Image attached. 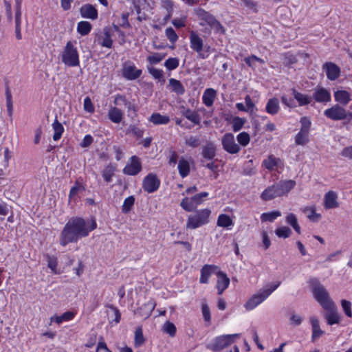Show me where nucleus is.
<instances>
[{
  "mask_svg": "<svg viewBox=\"0 0 352 352\" xmlns=\"http://www.w3.org/2000/svg\"><path fill=\"white\" fill-rule=\"evenodd\" d=\"M95 220H85L80 217L69 219L60 234V245L65 247L70 243H76L80 238L87 236L96 228Z\"/></svg>",
  "mask_w": 352,
  "mask_h": 352,
  "instance_id": "f257e3e1",
  "label": "nucleus"
},
{
  "mask_svg": "<svg viewBox=\"0 0 352 352\" xmlns=\"http://www.w3.org/2000/svg\"><path fill=\"white\" fill-rule=\"evenodd\" d=\"M76 45V41H69L61 52V60L67 66L78 67L80 65L79 53Z\"/></svg>",
  "mask_w": 352,
  "mask_h": 352,
  "instance_id": "f03ea898",
  "label": "nucleus"
},
{
  "mask_svg": "<svg viewBox=\"0 0 352 352\" xmlns=\"http://www.w3.org/2000/svg\"><path fill=\"white\" fill-rule=\"evenodd\" d=\"M280 283L270 285L267 287L260 290L258 292L252 296L244 305L246 310L251 311L255 309L257 306L264 302L270 296V294L278 287Z\"/></svg>",
  "mask_w": 352,
  "mask_h": 352,
  "instance_id": "7ed1b4c3",
  "label": "nucleus"
},
{
  "mask_svg": "<svg viewBox=\"0 0 352 352\" xmlns=\"http://www.w3.org/2000/svg\"><path fill=\"white\" fill-rule=\"evenodd\" d=\"M211 210L209 208H203L197 210L193 214L188 216L186 227L187 229L195 230L210 222Z\"/></svg>",
  "mask_w": 352,
  "mask_h": 352,
  "instance_id": "20e7f679",
  "label": "nucleus"
},
{
  "mask_svg": "<svg viewBox=\"0 0 352 352\" xmlns=\"http://www.w3.org/2000/svg\"><path fill=\"white\" fill-rule=\"evenodd\" d=\"M194 12L198 20L200 21L199 25L201 26L208 25L211 28L215 29L217 31L223 29V27L215 17L204 9L197 8L194 10Z\"/></svg>",
  "mask_w": 352,
  "mask_h": 352,
  "instance_id": "39448f33",
  "label": "nucleus"
},
{
  "mask_svg": "<svg viewBox=\"0 0 352 352\" xmlns=\"http://www.w3.org/2000/svg\"><path fill=\"white\" fill-rule=\"evenodd\" d=\"M324 115L335 121L343 120L351 121L352 120V112H347L344 107L338 104H334L331 107L325 109Z\"/></svg>",
  "mask_w": 352,
  "mask_h": 352,
  "instance_id": "423d86ee",
  "label": "nucleus"
},
{
  "mask_svg": "<svg viewBox=\"0 0 352 352\" xmlns=\"http://www.w3.org/2000/svg\"><path fill=\"white\" fill-rule=\"evenodd\" d=\"M208 192H202L197 193L192 197H185L180 203L181 207L186 211L190 212L197 208V207L201 204L204 199L208 196Z\"/></svg>",
  "mask_w": 352,
  "mask_h": 352,
  "instance_id": "0eeeda50",
  "label": "nucleus"
},
{
  "mask_svg": "<svg viewBox=\"0 0 352 352\" xmlns=\"http://www.w3.org/2000/svg\"><path fill=\"white\" fill-rule=\"evenodd\" d=\"M301 127L300 131L295 136V143L297 145H305L309 142L311 121L307 117L300 119Z\"/></svg>",
  "mask_w": 352,
  "mask_h": 352,
  "instance_id": "6e6552de",
  "label": "nucleus"
},
{
  "mask_svg": "<svg viewBox=\"0 0 352 352\" xmlns=\"http://www.w3.org/2000/svg\"><path fill=\"white\" fill-rule=\"evenodd\" d=\"M239 338V334H228L217 337L210 345V349L214 351H219L232 344L234 339Z\"/></svg>",
  "mask_w": 352,
  "mask_h": 352,
  "instance_id": "1a4fd4ad",
  "label": "nucleus"
},
{
  "mask_svg": "<svg viewBox=\"0 0 352 352\" xmlns=\"http://www.w3.org/2000/svg\"><path fill=\"white\" fill-rule=\"evenodd\" d=\"M314 295L316 300L320 304L323 309L329 308L334 302L330 298L329 293L322 285H317L314 289Z\"/></svg>",
  "mask_w": 352,
  "mask_h": 352,
  "instance_id": "9d476101",
  "label": "nucleus"
},
{
  "mask_svg": "<svg viewBox=\"0 0 352 352\" xmlns=\"http://www.w3.org/2000/svg\"><path fill=\"white\" fill-rule=\"evenodd\" d=\"M223 149L230 154H236L241 150L240 146L235 142V139L232 133H226L221 139Z\"/></svg>",
  "mask_w": 352,
  "mask_h": 352,
  "instance_id": "9b49d317",
  "label": "nucleus"
},
{
  "mask_svg": "<svg viewBox=\"0 0 352 352\" xmlns=\"http://www.w3.org/2000/svg\"><path fill=\"white\" fill-rule=\"evenodd\" d=\"M160 185V181L157 177L156 175L149 173L143 179L142 187L144 191L151 193L156 191Z\"/></svg>",
  "mask_w": 352,
  "mask_h": 352,
  "instance_id": "f8f14e48",
  "label": "nucleus"
},
{
  "mask_svg": "<svg viewBox=\"0 0 352 352\" xmlns=\"http://www.w3.org/2000/svg\"><path fill=\"white\" fill-rule=\"evenodd\" d=\"M142 170V164L140 159L135 156H132L123 169L124 174L128 175H136Z\"/></svg>",
  "mask_w": 352,
  "mask_h": 352,
  "instance_id": "ddd939ff",
  "label": "nucleus"
},
{
  "mask_svg": "<svg viewBox=\"0 0 352 352\" xmlns=\"http://www.w3.org/2000/svg\"><path fill=\"white\" fill-rule=\"evenodd\" d=\"M142 74V70L138 69L135 65L131 62H126L123 65L122 75L127 80H135Z\"/></svg>",
  "mask_w": 352,
  "mask_h": 352,
  "instance_id": "4468645a",
  "label": "nucleus"
},
{
  "mask_svg": "<svg viewBox=\"0 0 352 352\" xmlns=\"http://www.w3.org/2000/svg\"><path fill=\"white\" fill-rule=\"evenodd\" d=\"M324 309L326 310L324 317L329 325L337 324L340 322L341 316L335 303L332 306L330 305L329 308H324Z\"/></svg>",
  "mask_w": 352,
  "mask_h": 352,
  "instance_id": "2eb2a0df",
  "label": "nucleus"
},
{
  "mask_svg": "<svg viewBox=\"0 0 352 352\" xmlns=\"http://www.w3.org/2000/svg\"><path fill=\"white\" fill-rule=\"evenodd\" d=\"M338 196L336 192L329 190L324 195L323 205L326 210L334 209L339 207V202L338 201Z\"/></svg>",
  "mask_w": 352,
  "mask_h": 352,
  "instance_id": "dca6fc26",
  "label": "nucleus"
},
{
  "mask_svg": "<svg viewBox=\"0 0 352 352\" xmlns=\"http://www.w3.org/2000/svg\"><path fill=\"white\" fill-rule=\"evenodd\" d=\"M189 39L190 48L199 54L201 53L204 47V41L197 32L191 30L190 32Z\"/></svg>",
  "mask_w": 352,
  "mask_h": 352,
  "instance_id": "f3484780",
  "label": "nucleus"
},
{
  "mask_svg": "<svg viewBox=\"0 0 352 352\" xmlns=\"http://www.w3.org/2000/svg\"><path fill=\"white\" fill-rule=\"evenodd\" d=\"M80 14L82 18L91 20H95L98 16L96 7L89 3L85 4L80 8Z\"/></svg>",
  "mask_w": 352,
  "mask_h": 352,
  "instance_id": "a211bd4d",
  "label": "nucleus"
},
{
  "mask_svg": "<svg viewBox=\"0 0 352 352\" xmlns=\"http://www.w3.org/2000/svg\"><path fill=\"white\" fill-rule=\"evenodd\" d=\"M216 275L217 277V289L218 294H221L228 287L230 278L224 272L220 270H217Z\"/></svg>",
  "mask_w": 352,
  "mask_h": 352,
  "instance_id": "6ab92c4d",
  "label": "nucleus"
},
{
  "mask_svg": "<svg viewBox=\"0 0 352 352\" xmlns=\"http://www.w3.org/2000/svg\"><path fill=\"white\" fill-rule=\"evenodd\" d=\"M219 270V267L214 265H205L201 270V276L199 281L201 283H208L209 278L212 274H215Z\"/></svg>",
  "mask_w": 352,
  "mask_h": 352,
  "instance_id": "aec40b11",
  "label": "nucleus"
},
{
  "mask_svg": "<svg viewBox=\"0 0 352 352\" xmlns=\"http://www.w3.org/2000/svg\"><path fill=\"white\" fill-rule=\"evenodd\" d=\"M322 68L325 71L327 78L331 80L337 79L340 76V67L333 63L324 64Z\"/></svg>",
  "mask_w": 352,
  "mask_h": 352,
  "instance_id": "412c9836",
  "label": "nucleus"
},
{
  "mask_svg": "<svg viewBox=\"0 0 352 352\" xmlns=\"http://www.w3.org/2000/svg\"><path fill=\"white\" fill-rule=\"evenodd\" d=\"M234 217H230L226 214H220L217 220V226L225 228L228 230L232 229L234 226Z\"/></svg>",
  "mask_w": 352,
  "mask_h": 352,
  "instance_id": "4be33fe9",
  "label": "nucleus"
},
{
  "mask_svg": "<svg viewBox=\"0 0 352 352\" xmlns=\"http://www.w3.org/2000/svg\"><path fill=\"white\" fill-rule=\"evenodd\" d=\"M313 97L318 102H328L331 98L330 92L323 87H316Z\"/></svg>",
  "mask_w": 352,
  "mask_h": 352,
  "instance_id": "5701e85b",
  "label": "nucleus"
},
{
  "mask_svg": "<svg viewBox=\"0 0 352 352\" xmlns=\"http://www.w3.org/2000/svg\"><path fill=\"white\" fill-rule=\"evenodd\" d=\"M278 197H281V195L276 185L269 186L261 195V198L264 201H270Z\"/></svg>",
  "mask_w": 352,
  "mask_h": 352,
  "instance_id": "b1692460",
  "label": "nucleus"
},
{
  "mask_svg": "<svg viewBox=\"0 0 352 352\" xmlns=\"http://www.w3.org/2000/svg\"><path fill=\"white\" fill-rule=\"evenodd\" d=\"M335 100L342 105H346L351 100V94L346 90L340 89L334 92Z\"/></svg>",
  "mask_w": 352,
  "mask_h": 352,
  "instance_id": "393cba45",
  "label": "nucleus"
},
{
  "mask_svg": "<svg viewBox=\"0 0 352 352\" xmlns=\"http://www.w3.org/2000/svg\"><path fill=\"white\" fill-rule=\"evenodd\" d=\"M301 211L305 214L309 220L312 222H317L321 218V214L316 212L314 206L304 207L301 208Z\"/></svg>",
  "mask_w": 352,
  "mask_h": 352,
  "instance_id": "a878e982",
  "label": "nucleus"
},
{
  "mask_svg": "<svg viewBox=\"0 0 352 352\" xmlns=\"http://www.w3.org/2000/svg\"><path fill=\"white\" fill-rule=\"evenodd\" d=\"M75 316L76 313L73 311H66L61 316L54 315L50 318V323L54 322L58 324H60L63 322H67L73 320Z\"/></svg>",
  "mask_w": 352,
  "mask_h": 352,
  "instance_id": "bb28decb",
  "label": "nucleus"
},
{
  "mask_svg": "<svg viewBox=\"0 0 352 352\" xmlns=\"http://www.w3.org/2000/svg\"><path fill=\"white\" fill-rule=\"evenodd\" d=\"M217 96V91L212 88L206 89L202 96L203 103L207 107H211Z\"/></svg>",
  "mask_w": 352,
  "mask_h": 352,
  "instance_id": "cd10ccee",
  "label": "nucleus"
},
{
  "mask_svg": "<svg viewBox=\"0 0 352 352\" xmlns=\"http://www.w3.org/2000/svg\"><path fill=\"white\" fill-rule=\"evenodd\" d=\"M108 117L112 122L119 124L122 120L123 112L116 107H111L108 111Z\"/></svg>",
  "mask_w": 352,
  "mask_h": 352,
  "instance_id": "c85d7f7f",
  "label": "nucleus"
},
{
  "mask_svg": "<svg viewBox=\"0 0 352 352\" xmlns=\"http://www.w3.org/2000/svg\"><path fill=\"white\" fill-rule=\"evenodd\" d=\"M291 94L298 102L299 106H304L311 102V98L306 94L297 91L295 89H291Z\"/></svg>",
  "mask_w": 352,
  "mask_h": 352,
  "instance_id": "c756f323",
  "label": "nucleus"
},
{
  "mask_svg": "<svg viewBox=\"0 0 352 352\" xmlns=\"http://www.w3.org/2000/svg\"><path fill=\"white\" fill-rule=\"evenodd\" d=\"M310 322L312 327V340L320 338L324 333V331L320 327L318 319L316 316H312L310 318Z\"/></svg>",
  "mask_w": 352,
  "mask_h": 352,
  "instance_id": "7c9ffc66",
  "label": "nucleus"
},
{
  "mask_svg": "<svg viewBox=\"0 0 352 352\" xmlns=\"http://www.w3.org/2000/svg\"><path fill=\"white\" fill-rule=\"evenodd\" d=\"M155 307V302L150 300L139 309V314L142 318H147L151 316Z\"/></svg>",
  "mask_w": 352,
  "mask_h": 352,
  "instance_id": "2f4dec72",
  "label": "nucleus"
},
{
  "mask_svg": "<svg viewBox=\"0 0 352 352\" xmlns=\"http://www.w3.org/2000/svg\"><path fill=\"white\" fill-rule=\"evenodd\" d=\"M296 185L294 180H287L280 182L276 184L281 196L286 195Z\"/></svg>",
  "mask_w": 352,
  "mask_h": 352,
  "instance_id": "473e14b6",
  "label": "nucleus"
},
{
  "mask_svg": "<svg viewBox=\"0 0 352 352\" xmlns=\"http://www.w3.org/2000/svg\"><path fill=\"white\" fill-rule=\"evenodd\" d=\"M149 121L155 125L166 124L170 122V118L160 113H153L150 116Z\"/></svg>",
  "mask_w": 352,
  "mask_h": 352,
  "instance_id": "72a5a7b5",
  "label": "nucleus"
},
{
  "mask_svg": "<svg viewBox=\"0 0 352 352\" xmlns=\"http://www.w3.org/2000/svg\"><path fill=\"white\" fill-rule=\"evenodd\" d=\"M280 109L279 101L276 98H270L266 104L265 110L270 115L278 113Z\"/></svg>",
  "mask_w": 352,
  "mask_h": 352,
  "instance_id": "f704fd0d",
  "label": "nucleus"
},
{
  "mask_svg": "<svg viewBox=\"0 0 352 352\" xmlns=\"http://www.w3.org/2000/svg\"><path fill=\"white\" fill-rule=\"evenodd\" d=\"M177 168L179 173L182 177H186L190 172V164L189 162L182 157L178 162Z\"/></svg>",
  "mask_w": 352,
  "mask_h": 352,
  "instance_id": "c9c22d12",
  "label": "nucleus"
},
{
  "mask_svg": "<svg viewBox=\"0 0 352 352\" xmlns=\"http://www.w3.org/2000/svg\"><path fill=\"white\" fill-rule=\"evenodd\" d=\"M182 114L195 124H198L200 122L199 115L195 111L189 109H184L182 111Z\"/></svg>",
  "mask_w": 352,
  "mask_h": 352,
  "instance_id": "e433bc0d",
  "label": "nucleus"
},
{
  "mask_svg": "<svg viewBox=\"0 0 352 352\" xmlns=\"http://www.w3.org/2000/svg\"><path fill=\"white\" fill-rule=\"evenodd\" d=\"M91 24L87 21H82L78 23L76 30L81 36L87 35L91 30Z\"/></svg>",
  "mask_w": 352,
  "mask_h": 352,
  "instance_id": "4c0bfd02",
  "label": "nucleus"
},
{
  "mask_svg": "<svg viewBox=\"0 0 352 352\" xmlns=\"http://www.w3.org/2000/svg\"><path fill=\"white\" fill-rule=\"evenodd\" d=\"M244 61L249 67L253 69H255L258 67V64L260 65H263L265 63L264 60L257 57L255 55L245 57L244 58Z\"/></svg>",
  "mask_w": 352,
  "mask_h": 352,
  "instance_id": "58836bf2",
  "label": "nucleus"
},
{
  "mask_svg": "<svg viewBox=\"0 0 352 352\" xmlns=\"http://www.w3.org/2000/svg\"><path fill=\"white\" fill-rule=\"evenodd\" d=\"M52 129L54 130L53 140L54 141H58L60 139L63 132L64 127L60 122L56 118L54 122L52 123Z\"/></svg>",
  "mask_w": 352,
  "mask_h": 352,
  "instance_id": "ea45409f",
  "label": "nucleus"
},
{
  "mask_svg": "<svg viewBox=\"0 0 352 352\" xmlns=\"http://www.w3.org/2000/svg\"><path fill=\"white\" fill-rule=\"evenodd\" d=\"M99 43L104 47L111 48L113 41L111 34L108 29L104 30V35L99 39Z\"/></svg>",
  "mask_w": 352,
  "mask_h": 352,
  "instance_id": "a19ab883",
  "label": "nucleus"
},
{
  "mask_svg": "<svg viewBox=\"0 0 352 352\" xmlns=\"http://www.w3.org/2000/svg\"><path fill=\"white\" fill-rule=\"evenodd\" d=\"M203 157L207 160H212L216 155V148L212 143L208 144L203 148Z\"/></svg>",
  "mask_w": 352,
  "mask_h": 352,
  "instance_id": "79ce46f5",
  "label": "nucleus"
},
{
  "mask_svg": "<svg viewBox=\"0 0 352 352\" xmlns=\"http://www.w3.org/2000/svg\"><path fill=\"white\" fill-rule=\"evenodd\" d=\"M281 216V212L278 210H274L268 212H264L261 215L262 222H273L276 219Z\"/></svg>",
  "mask_w": 352,
  "mask_h": 352,
  "instance_id": "37998d69",
  "label": "nucleus"
},
{
  "mask_svg": "<svg viewBox=\"0 0 352 352\" xmlns=\"http://www.w3.org/2000/svg\"><path fill=\"white\" fill-rule=\"evenodd\" d=\"M169 85L171 87L172 91L175 92L177 94H184L185 89L180 81L175 78H170L169 80Z\"/></svg>",
  "mask_w": 352,
  "mask_h": 352,
  "instance_id": "c03bdc74",
  "label": "nucleus"
},
{
  "mask_svg": "<svg viewBox=\"0 0 352 352\" xmlns=\"http://www.w3.org/2000/svg\"><path fill=\"white\" fill-rule=\"evenodd\" d=\"M285 221L287 224L290 225L298 234H300V227L294 214H288L286 216Z\"/></svg>",
  "mask_w": 352,
  "mask_h": 352,
  "instance_id": "a18cd8bd",
  "label": "nucleus"
},
{
  "mask_svg": "<svg viewBox=\"0 0 352 352\" xmlns=\"http://www.w3.org/2000/svg\"><path fill=\"white\" fill-rule=\"evenodd\" d=\"M280 160L272 155L268 157L267 159L263 162V165L268 170H274L276 167Z\"/></svg>",
  "mask_w": 352,
  "mask_h": 352,
  "instance_id": "49530a36",
  "label": "nucleus"
},
{
  "mask_svg": "<svg viewBox=\"0 0 352 352\" xmlns=\"http://www.w3.org/2000/svg\"><path fill=\"white\" fill-rule=\"evenodd\" d=\"M6 98L8 114L11 117L13 113V102L12 93L8 87L6 89Z\"/></svg>",
  "mask_w": 352,
  "mask_h": 352,
  "instance_id": "de8ad7c7",
  "label": "nucleus"
},
{
  "mask_svg": "<svg viewBox=\"0 0 352 352\" xmlns=\"http://www.w3.org/2000/svg\"><path fill=\"white\" fill-rule=\"evenodd\" d=\"M47 266L51 270L52 272L55 274H58L60 272L57 269L58 260L56 256H47Z\"/></svg>",
  "mask_w": 352,
  "mask_h": 352,
  "instance_id": "09e8293b",
  "label": "nucleus"
},
{
  "mask_svg": "<svg viewBox=\"0 0 352 352\" xmlns=\"http://www.w3.org/2000/svg\"><path fill=\"white\" fill-rule=\"evenodd\" d=\"M145 341L141 327H138L135 331L134 344L136 347L142 346Z\"/></svg>",
  "mask_w": 352,
  "mask_h": 352,
  "instance_id": "8fccbe9b",
  "label": "nucleus"
},
{
  "mask_svg": "<svg viewBox=\"0 0 352 352\" xmlns=\"http://www.w3.org/2000/svg\"><path fill=\"white\" fill-rule=\"evenodd\" d=\"M114 104L117 106L126 107L128 109L131 108V104L126 100V97L119 94L115 96Z\"/></svg>",
  "mask_w": 352,
  "mask_h": 352,
  "instance_id": "3c124183",
  "label": "nucleus"
},
{
  "mask_svg": "<svg viewBox=\"0 0 352 352\" xmlns=\"http://www.w3.org/2000/svg\"><path fill=\"white\" fill-rule=\"evenodd\" d=\"M275 234L279 238L286 239L290 236L292 234V230L287 226H281L275 230Z\"/></svg>",
  "mask_w": 352,
  "mask_h": 352,
  "instance_id": "603ef678",
  "label": "nucleus"
},
{
  "mask_svg": "<svg viewBox=\"0 0 352 352\" xmlns=\"http://www.w3.org/2000/svg\"><path fill=\"white\" fill-rule=\"evenodd\" d=\"M135 198L133 196L126 197L122 204V211L124 213H128L134 205Z\"/></svg>",
  "mask_w": 352,
  "mask_h": 352,
  "instance_id": "864d4df0",
  "label": "nucleus"
},
{
  "mask_svg": "<svg viewBox=\"0 0 352 352\" xmlns=\"http://www.w3.org/2000/svg\"><path fill=\"white\" fill-rule=\"evenodd\" d=\"M238 142L242 146H246L250 140V135L246 132H241L236 136Z\"/></svg>",
  "mask_w": 352,
  "mask_h": 352,
  "instance_id": "5fc2aeb1",
  "label": "nucleus"
},
{
  "mask_svg": "<svg viewBox=\"0 0 352 352\" xmlns=\"http://www.w3.org/2000/svg\"><path fill=\"white\" fill-rule=\"evenodd\" d=\"M164 66L168 70H173L179 66V59L177 58H169L165 61Z\"/></svg>",
  "mask_w": 352,
  "mask_h": 352,
  "instance_id": "6e6d98bb",
  "label": "nucleus"
},
{
  "mask_svg": "<svg viewBox=\"0 0 352 352\" xmlns=\"http://www.w3.org/2000/svg\"><path fill=\"white\" fill-rule=\"evenodd\" d=\"M341 306L345 315L349 318L352 317L351 302L346 300H341Z\"/></svg>",
  "mask_w": 352,
  "mask_h": 352,
  "instance_id": "4d7b16f0",
  "label": "nucleus"
},
{
  "mask_svg": "<svg viewBox=\"0 0 352 352\" xmlns=\"http://www.w3.org/2000/svg\"><path fill=\"white\" fill-rule=\"evenodd\" d=\"M165 34L172 43H175L178 39L177 34L172 28H167L165 30Z\"/></svg>",
  "mask_w": 352,
  "mask_h": 352,
  "instance_id": "13d9d810",
  "label": "nucleus"
},
{
  "mask_svg": "<svg viewBox=\"0 0 352 352\" xmlns=\"http://www.w3.org/2000/svg\"><path fill=\"white\" fill-rule=\"evenodd\" d=\"M185 144L190 147L196 148L200 144L199 139L196 136H189L185 140Z\"/></svg>",
  "mask_w": 352,
  "mask_h": 352,
  "instance_id": "bf43d9fd",
  "label": "nucleus"
},
{
  "mask_svg": "<svg viewBox=\"0 0 352 352\" xmlns=\"http://www.w3.org/2000/svg\"><path fill=\"white\" fill-rule=\"evenodd\" d=\"M129 133H133L135 136L140 138L144 135V131L142 129H140L137 125H130L129 129Z\"/></svg>",
  "mask_w": 352,
  "mask_h": 352,
  "instance_id": "052dcab7",
  "label": "nucleus"
},
{
  "mask_svg": "<svg viewBox=\"0 0 352 352\" xmlns=\"http://www.w3.org/2000/svg\"><path fill=\"white\" fill-rule=\"evenodd\" d=\"M163 330L164 332L168 333L170 336H174L176 333V327L175 324L170 322H166L164 324Z\"/></svg>",
  "mask_w": 352,
  "mask_h": 352,
  "instance_id": "680f3d73",
  "label": "nucleus"
},
{
  "mask_svg": "<svg viewBox=\"0 0 352 352\" xmlns=\"http://www.w3.org/2000/svg\"><path fill=\"white\" fill-rule=\"evenodd\" d=\"M83 108L85 111L91 113H94L95 111L91 100L88 96L84 99Z\"/></svg>",
  "mask_w": 352,
  "mask_h": 352,
  "instance_id": "e2e57ef3",
  "label": "nucleus"
},
{
  "mask_svg": "<svg viewBox=\"0 0 352 352\" xmlns=\"http://www.w3.org/2000/svg\"><path fill=\"white\" fill-rule=\"evenodd\" d=\"M245 120L241 118L236 117L232 120V129L234 131H239L243 126Z\"/></svg>",
  "mask_w": 352,
  "mask_h": 352,
  "instance_id": "0e129e2a",
  "label": "nucleus"
},
{
  "mask_svg": "<svg viewBox=\"0 0 352 352\" xmlns=\"http://www.w3.org/2000/svg\"><path fill=\"white\" fill-rule=\"evenodd\" d=\"M113 168L111 166H107L102 172V177L107 182H110L113 175Z\"/></svg>",
  "mask_w": 352,
  "mask_h": 352,
  "instance_id": "69168bd1",
  "label": "nucleus"
},
{
  "mask_svg": "<svg viewBox=\"0 0 352 352\" xmlns=\"http://www.w3.org/2000/svg\"><path fill=\"white\" fill-rule=\"evenodd\" d=\"M164 58V55L160 53H155L147 58L151 64H157Z\"/></svg>",
  "mask_w": 352,
  "mask_h": 352,
  "instance_id": "338daca9",
  "label": "nucleus"
},
{
  "mask_svg": "<svg viewBox=\"0 0 352 352\" xmlns=\"http://www.w3.org/2000/svg\"><path fill=\"white\" fill-rule=\"evenodd\" d=\"M186 16L176 18L173 20L172 23L176 28H180L186 26Z\"/></svg>",
  "mask_w": 352,
  "mask_h": 352,
  "instance_id": "774afa93",
  "label": "nucleus"
}]
</instances>
